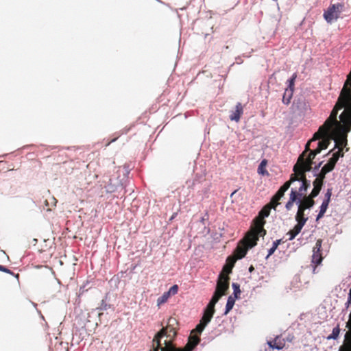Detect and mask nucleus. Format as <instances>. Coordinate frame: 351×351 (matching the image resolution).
Returning <instances> with one entry per match:
<instances>
[{"instance_id": "51", "label": "nucleus", "mask_w": 351, "mask_h": 351, "mask_svg": "<svg viewBox=\"0 0 351 351\" xmlns=\"http://www.w3.org/2000/svg\"><path fill=\"white\" fill-rule=\"evenodd\" d=\"M176 215V213H173V215H172L171 219L175 218Z\"/></svg>"}, {"instance_id": "12", "label": "nucleus", "mask_w": 351, "mask_h": 351, "mask_svg": "<svg viewBox=\"0 0 351 351\" xmlns=\"http://www.w3.org/2000/svg\"><path fill=\"white\" fill-rule=\"evenodd\" d=\"M315 135L316 132L313 134V136L311 138V141L321 140L318 142L317 147H319L322 150L326 149L329 145L331 140L330 130H327V132H324V131H322V132H321L318 137L316 138Z\"/></svg>"}, {"instance_id": "50", "label": "nucleus", "mask_w": 351, "mask_h": 351, "mask_svg": "<svg viewBox=\"0 0 351 351\" xmlns=\"http://www.w3.org/2000/svg\"><path fill=\"white\" fill-rule=\"evenodd\" d=\"M322 164V162L319 163V165L317 167H315V169H317L321 166Z\"/></svg>"}, {"instance_id": "16", "label": "nucleus", "mask_w": 351, "mask_h": 351, "mask_svg": "<svg viewBox=\"0 0 351 351\" xmlns=\"http://www.w3.org/2000/svg\"><path fill=\"white\" fill-rule=\"evenodd\" d=\"M315 197L311 196V194L308 196H304L302 200L299 199L298 201V208L302 209L304 211L306 209L311 208L315 204V201L313 199Z\"/></svg>"}, {"instance_id": "42", "label": "nucleus", "mask_w": 351, "mask_h": 351, "mask_svg": "<svg viewBox=\"0 0 351 351\" xmlns=\"http://www.w3.org/2000/svg\"><path fill=\"white\" fill-rule=\"evenodd\" d=\"M178 286L177 285H174L172 286L169 290L167 291L169 293L170 296L174 295L178 293Z\"/></svg>"}, {"instance_id": "36", "label": "nucleus", "mask_w": 351, "mask_h": 351, "mask_svg": "<svg viewBox=\"0 0 351 351\" xmlns=\"http://www.w3.org/2000/svg\"><path fill=\"white\" fill-rule=\"evenodd\" d=\"M279 199H276V197L274 195L270 202L267 204L269 206H271V208H273L274 210H276V207L278 205L280 204V202H279Z\"/></svg>"}, {"instance_id": "2", "label": "nucleus", "mask_w": 351, "mask_h": 351, "mask_svg": "<svg viewBox=\"0 0 351 351\" xmlns=\"http://www.w3.org/2000/svg\"><path fill=\"white\" fill-rule=\"evenodd\" d=\"M348 83H344L343 88L341 90L338 100L332 110L330 116L325 121L324 123L319 127L317 132H316L315 138L318 137L319 134L324 131L331 130L333 128H338L339 125H342L341 121L337 120V114L339 110L343 108H347L348 105V95L346 94L347 86Z\"/></svg>"}, {"instance_id": "47", "label": "nucleus", "mask_w": 351, "mask_h": 351, "mask_svg": "<svg viewBox=\"0 0 351 351\" xmlns=\"http://www.w3.org/2000/svg\"><path fill=\"white\" fill-rule=\"evenodd\" d=\"M280 242H281V240H280V239H279V240H276V241H275L274 243H278V245H280Z\"/></svg>"}, {"instance_id": "3", "label": "nucleus", "mask_w": 351, "mask_h": 351, "mask_svg": "<svg viewBox=\"0 0 351 351\" xmlns=\"http://www.w3.org/2000/svg\"><path fill=\"white\" fill-rule=\"evenodd\" d=\"M260 236L254 232V230H248L245 237L239 241L234 250V257L237 259L243 258L249 249L257 245Z\"/></svg>"}, {"instance_id": "19", "label": "nucleus", "mask_w": 351, "mask_h": 351, "mask_svg": "<svg viewBox=\"0 0 351 351\" xmlns=\"http://www.w3.org/2000/svg\"><path fill=\"white\" fill-rule=\"evenodd\" d=\"M294 182L293 178H290L289 180L287 181L284 183V184L280 186V188L278 189V191L276 193L274 196L276 197V199H278L280 200V199L284 196L285 193L289 189L291 184Z\"/></svg>"}, {"instance_id": "10", "label": "nucleus", "mask_w": 351, "mask_h": 351, "mask_svg": "<svg viewBox=\"0 0 351 351\" xmlns=\"http://www.w3.org/2000/svg\"><path fill=\"white\" fill-rule=\"evenodd\" d=\"M322 239H319L317 240L315 246L313 248V255L311 263L313 265L315 271L317 265L321 264L323 260L322 253Z\"/></svg>"}, {"instance_id": "43", "label": "nucleus", "mask_w": 351, "mask_h": 351, "mask_svg": "<svg viewBox=\"0 0 351 351\" xmlns=\"http://www.w3.org/2000/svg\"><path fill=\"white\" fill-rule=\"evenodd\" d=\"M332 195V189H328L325 194V199H324V202H326L328 203L330 201V197Z\"/></svg>"}, {"instance_id": "17", "label": "nucleus", "mask_w": 351, "mask_h": 351, "mask_svg": "<svg viewBox=\"0 0 351 351\" xmlns=\"http://www.w3.org/2000/svg\"><path fill=\"white\" fill-rule=\"evenodd\" d=\"M243 114V106L241 103L239 102L235 106L234 110L231 111L230 114V119L239 122L240 121L241 115Z\"/></svg>"}, {"instance_id": "32", "label": "nucleus", "mask_w": 351, "mask_h": 351, "mask_svg": "<svg viewBox=\"0 0 351 351\" xmlns=\"http://www.w3.org/2000/svg\"><path fill=\"white\" fill-rule=\"evenodd\" d=\"M170 295L167 291L165 292L160 297H159L157 300L158 305H160L162 304L165 303L168 299L169 298Z\"/></svg>"}, {"instance_id": "31", "label": "nucleus", "mask_w": 351, "mask_h": 351, "mask_svg": "<svg viewBox=\"0 0 351 351\" xmlns=\"http://www.w3.org/2000/svg\"><path fill=\"white\" fill-rule=\"evenodd\" d=\"M267 160L264 159L261 161L258 167V173L259 174L265 175L268 174L267 171L265 169V166L267 165Z\"/></svg>"}, {"instance_id": "46", "label": "nucleus", "mask_w": 351, "mask_h": 351, "mask_svg": "<svg viewBox=\"0 0 351 351\" xmlns=\"http://www.w3.org/2000/svg\"><path fill=\"white\" fill-rule=\"evenodd\" d=\"M314 151L315 153H317V154H318L321 152L322 149L317 147L315 149H314Z\"/></svg>"}, {"instance_id": "40", "label": "nucleus", "mask_w": 351, "mask_h": 351, "mask_svg": "<svg viewBox=\"0 0 351 351\" xmlns=\"http://www.w3.org/2000/svg\"><path fill=\"white\" fill-rule=\"evenodd\" d=\"M334 165H331L330 162H328L322 169L324 170V171L328 173L332 171L334 169Z\"/></svg>"}, {"instance_id": "37", "label": "nucleus", "mask_w": 351, "mask_h": 351, "mask_svg": "<svg viewBox=\"0 0 351 351\" xmlns=\"http://www.w3.org/2000/svg\"><path fill=\"white\" fill-rule=\"evenodd\" d=\"M307 189H306L304 184H303L302 183L301 184V186L299 187L298 190H296V194H297V197L298 199H300L302 197L304 196V192L306 191Z\"/></svg>"}, {"instance_id": "18", "label": "nucleus", "mask_w": 351, "mask_h": 351, "mask_svg": "<svg viewBox=\"0 0 351 351\" xmlns=\"http://www.w3.org/2000/svg\"><path fill=\"white\" fill-rule=\"evenodd\" d=\"M236 261L237 258L234 256H228L226 259V264L223 266V270L220 274H225V275L228 276L232 272Z\"/></svg>"}, {"instance_id": "15", "label": "nucleus", "mask_w": 351, "mask_h": 351, "mask_svg": "<svg viewBox=\"0 0 351 351\" xmlns=\"http://www.w3.org/2000/svg\"><path fill=\"white\" fill-rule=\"evenodd\" d=\"M315 158V156L309 152V153L306 154V156L303 158V160L299 165L298 168L304 169V171H311L312 169L313 160Z\"/></svg>"}, {"instance_id": "27", "label": "nucleus", "mask_w": 351, "mask_h": 351, "mask_svg": "<svg viewBox=\"0 0 351 351\" xmlns=\"http://www.w3.org/2000/svg\"><path fill=\"white\" fill-rule=\"evenodd\" d=\"M343 152H341V150H338L337 152L333 153L332 157L329 159L328 162L331 163V165H335L338 161L340 157H343Z\"/></svg>"}, {"instance_id": "25", "label": "nucleus", "mask_w": 351, "mask_h": 351, "mask_svg": "<svg viewBox=\"0 0 351 351\" xmlns=\"http://www.w3.org/2000/svg\"><path fill=\"white\" fill-rule=\"evenodd\" d=\"M313 142V141H311V139L308 141V143L306 144L304 151L299 156V157L298 158V161L295 165H299L301 163V162L302 161L303 158L306 156L307 153L311 151L310 145Z\"/></svg>"}, {"instance_id": "13", "label": "nucleus", "mask_w": 351, "mask_h": 351, "mask_svg": "<svg viewBox=\"0 0 351 351\" xmlns=\"http://www.w3.org/2000/svg\"><path fill=\"white\" fill-rule=\"evenodd\" d=\"M348 105L339 116L342 123L348 126V130H351V99L348 97Z\"/></svg>"}, {"instance_id": "22", "label": "nucleus", "mask_w": 351, "mask_h": 351, "mask_svg": "<svg viewBox=\"0 0 351 351\" xmlns=\"http://www.w3.org/2000/svg\"><path fill=\"white\" fill-rule=\"evenodd\" d=\"M323 182L319 181V180H315L313 182V189L311 193V196L313 197H317L321 189H322V187L323 186Z\"/></svg>"}, {"instance_id": "21", "label": "nucleus", "mask_w": 351, "mask_h": 351, "mask_svg": "<svg viewBox=\"0 0 351 351\" xmlns=\"http://www.w3.org/2000/svg\"><path fill=\"white\" fill-rule=\"evenodd\" d=\"M297 199H298V198L297 197L296 189H291L289 195V199L285 205L286 209L287 210H290L292 208L294 202H295Z\"/></svg>"}, {"instance_id": "1", "label": "nucleus", "mask_w": 351, "mask_h": 351, "mask_svg": "<svg viewBox=\"0 0 351 351\" xmlns=\"http://www.w3.org/2000/svg\"><path fill=\"white\" fill-rule=\"evenodd\" d=\"M178 330V322L175 317H169L167 324L158 331L152 340V348L150 351H161L169 341L171 343Z\"/></svg>"}, {"instance_id": "9", "label": "nucleus", "mask_w": 351, "mask_h": 351, "mask_svg": "<svg viewBox=\"0 0 351 351\" xmlns=\"http://www.w3.org/2000/svg\"><path fill=\"white\" fill-rule=\"evenodd\" d=\"M230 277L225 274H220L217 282L216 289L213 295H217L220 299L221 296L226 295L229 289Z\"/></svg>"}, {"instance_id": "39", "label": "nucleus", "mask_w": 351, "mask_h": 351, "mask_svg": "<svg viewBox=\"0 0 351 351\" xmlns=\"http://www.w3.org/2000/svg\"><path fill=\"white\" fill-rule=\"evenodd\" d=\"M232 287L234 289V295L235 298H238V295L241 293L240 285L238 283H232Z\"/></svg>"}, {"instance_id": "29", "label": "nucleus", "mask_w": 351, "mask_h": 351, "mask_svg": "<svg viewBox=\"0 0 351 351\" xmlns=\"http://www.w3.org/2000/svg\"><path fill=\"white\" fill-rule=\"evenodd\" d=\"M235 302V298H233L232 295L229 296L227 300V303L226 305V311L225 314H227L229 311L232 310L234 306Z\"/></svg>"}, {"instance_id": "53", "label": "nucleus", "mask_w": 351, "mask_h": 351, "mask_svg": "<svg viewBox=\"0 0 351 351\" xmlns=\"http://www.w3.org/2000/svg\"><path fill=\"white\" fill-rule=\"evenodd\" d=\"M236 192H237V191H234V192H232V193L231 194V196H232Z\"/></svg>"}, {"instance_id": "41", "label": "nucleus", "mask_w": 351, "mask_h": 351, "mask_svg": "<svg viewBox=\"0 0 351 351\" xmlns=\"http://www.w3.org/2000/svg\"><path fill=\"white\" fill-rule=\"evenodd\" d=\"M326 172L324 171V170L322 169L319 174L317 175V178L315 180H319L324 183V180L325 179Z\"/></svg>"}, {"instance_id": "11", "label": "nucleus", "mask_w": 351, "mask_h": 351, "mask_svg": "<svg viewBox=\"0 0 351 351\" xmlns=\"http://www.w3.org/2000/svg\"><path fill=\"white\" fill-rule=\"evenodd\" d=\"M299 165L293 166V171L294 173L291 175L290 178H293L295 181H300L303 184H304L306 189L310 186V181L306 179V173L308 171H304V169H299Z\"/></svg>"}, {"instance_id": "35", "label": "nucleus", "mask_w": 351, "mask_h": 351, "mask_svg": "<svg viewBox=\"0 0 351 351\" xmlns=\"http://www.w3.org/2000/svg\"><path fill=\"white\" fill-rule=\"evenodd\" d=\"M338 351H351V343H348V341L344 339Z\"/></svg>"}, {"instance_id": "52", "label": "nucleus", "mask_w": 351, "mask_h": 351, "mask_svg": "<svg viewBox=\"0 0 351 351\" xmlns=\"http://www.w3.org/2000/svg\"><path fill=\"white\" fill-rule=\"evenodd\" d=\"M116 141V138H114L113 140H112L110 143H108V145L111 143V142H114Z\"/></svg>"}, {"instance_id": "7", "label": "nucleus", "mask_w": 351, "mask_h": 351, "mask_svg": "<svg viewBox=\"0 0 351 351\" xmlns=\"http://www.w3.org/2000/svg\"><path fill=\"white\" fill-rule=\"evenodd\" d=\"M200 339L197 335L192 334L189 337V341L186 346L182 348H178L173 343L169 341V343L164 346L161 351H192L199 343Z\"/></svg>"}, {"instance_id": "44", "label": "nucleus", "mask_w": 351, "mask_h": 351, "mask_svg": "<svg viewBox=\"0 0 351 351\" xmlns=\"http://www.w3.org/2000/svg\"><path fill=\"white\" fill-rule=\"evenodd\" d=\"M277 247H278V243H273L272 247L269 250L268 256H271V254H273L274 253V252L276 251V250L277 249Z\"/></svg>"}, {"instance_id": "26", "label": "nucleus", "mask_w": 351, "mask_h": 351, "mask_svg": "<svg viewBox=\"0 0 351 351\" xmlns=\"http://www.w3.org/2000/svg\"><path fill=\"white\" fill-rule=\"evenodd\" d=\"M302 229V227H301L300 225H295L294 228L292 230H289V232L287 233V234L290 236L289 240H293L301 232Z\"/></svg>"}, {"instance_id": "5", "label": "nucleus", "mask_w": 351, "mask_h": 351, "mask_svg": "<svg viewBox=\"0 0 351 351\" xmlns=\"http://www.w3.org/2000/svg\"><path fill=\"white\" fill-rule=\"evenodd\" d=\"M348 126L342 123L338 128H333L330 130L331 140L335 142V147L343 152V147L347 145V135L350 130H348Z\"/></svg>"}, {"instance_id": "23", "label": "nucleus", "mask_w": 351, "mask_h": 351, "mask_svg": "<svg viewBox=\"0 0 351 351\" xmlns=\"http://www.w3.org/2000/svg\"><path fill=\"white\" fill-rule=\"evenodd\" d=\"M219 298L217 295H213L211 300H210L209 303L208 304L207 306L204 309V311L212 312L213 313H215V306L216 303L219 301Z\"/></svg>"}, {"instance_id": "24", "label": "nucleus", "mask_w": 351, "mask_h": 351, "mask_svg": "<svg viewBox=\"0 0 351 351\" xmlns=\"http://www.w3.org/2000/svg\"><path fill=\"white\" fill-rule=\"evenodd\" d=\"M293 91L292 90L285 89V91L282 97V103L285 105H289L291 102V99L293 97Z\"/></svg>"}, {"instance_id": "49", "label": "nucleus", "mask_w": 351, "mask_h": 351, "mask_svg": "<svg viewBox=\"0 0 351 351\" xmlns=\"http://www.w3.org/2000/svg\"><path fill=\"white\" fill-rule=\"evenodd\" d=\"M253 270H254V267L252 265V266H250V267L249 268V271H250V272H252Z\"/></svg>"}, {"instance_id": "30", "label": "nucleus", "mask_w": 351, "mask_h": 351, "mask_svg": "<svg viewBox=\"0 0 351 351\" xmlns=\"http://www.w3.org/2000/svg\"><path fill=\"white\" fill-rule=\"evenodd\" d=\"M213 315H214V313H213L212 312H208V311H204V315L200 321L208 324L210 322L211 319L213 318Z\"/></svg>"}, {"instance_id": "48", "label": "nucleus", "mask_w": 351, "mask_h": 351, "mask_svg": "<svg viewBox=\"0 0 351 351\" xmlns=\"http://www.w3.org/2000/svg\"><path fill=\"white\" fill-rule=\"evenodd\" d=\"M310 152H311V154H313L314 156H316L317 153H315L314 150H311Z\"/></svg>"}, {"instance_id": "28", "label": "nucleus", "mask_w": 351, "mask_h": 351, "mask_svg": "<svg viewBox=\"0 0 351 351\" xmlns=\"http://www.w3.org/2000/svg\"><path fill=\"white\" fill-rule=\"evenodd\" d=\"M328 204H329V203L323 201V202L320 206V210H319V214L317 216L316 221H318L322 217H323V216L324 215V214L326 212V210L328 207Z\"/></svg>"}, {"instance_id": "34", "label": "nucleus", "mask_w": 351, "mask_h": 351, "mask_svg": "<svg viewBox=\"0 0 351 351\" xmlns=\"http://www.w3.org/2000/svg\"><path fill=\"white\" fill-rule=\"evenodd\" d=\"M206 325H207L206 324L200 321V322L197 325L196 328L192 330L191 334H193V332H197L198 334H200L204 330V329L206 326Z\"/></svg>"}, {"instance_id": "45", "label": "nucleus", "mask_w": 351, "mask_h": 351, "mask_svg": "<svg viewBox=\"0 0 351 351\" xmlns=\"http://www.w3.org/2000/svg\"><path fill=\"white\" fill-rule=\"evenodd\" d=\"M0 271L5 272V273L11 274V271L9 269H8L1 265H0Z\"/></svg>"}, {"instance_id": "8", "label": "nucleus", "mask_w": 351, "mask_h": 351, "mask_svg": "<svg viewBox=\"0 0 351 351\" xmlns=\"http://www.w3.org/2000/svg\"><path fill=\"white\" fill-rule=\"evenodd\" d=\"M200 339L197 335L192 334L189 337V341L186 346L182 348H178L173 343L169 341V343L164 346L161 351H192L199 343Z\"/></svg>"}, {"instance_id": "38", "label": "nucleus", "mask_w": 351, "mask_h": 351, "mask_svg": "<svg viewBox=\"0 0 351 351\" xmlns=\"http://www.w3.org/2000/svg\"><path fill=\"white\" fill-rule=\"evenodd\" d=\"M296 77H297V74L294 73L292 75V77H291V79H289L288 80V82H289V87L287 89L292 90V91L294 90V84H295V80Z\"/></svg>"}, {"instance_id": "54", "label": "nucleus", "mask_w": 351, "mask_h": 351, "mask_svg": "<svg viewBox=\"0 0 351 351\" xmlns=\"http://www.w3.org/2000/svg\"><path fill=\"white\" fill-rule=\"evenodd\" d=\"M204 221V218H202V220H201V221H202V222H203Z\"/></svg>"}, {"instance_id": "33", "label": "nucleus", "mask_w": 351, "mask_h": 351, "mask_svg": "<svg viewBox=\"0 0 351 351\" xmlns=\"http://www.w3.org/2000/svg\"><path fill=\"white\" fill-rule=\"evenodd\" d=\"M340 328L339 326L332 329V333L328 337V339H336L339 335Z\"/></svg>"}, {"instance_id": "6", "label": "nucleus", "mask_w": 351, "mask_h": 351, "mask_svg": "<svg viewBox=\"0 0 351 351\" xmlns=\"http://www.w3.org/2000/svg\"><path fill=\"white\" fill-rule=\"evenodd\" d=\"M346 3L339 2L330 5L324 13V18L328 23L337 21L341 12L346 10Z\"/></svg>"}, {"instance_id": "14", "label": "nucleus", "mask_w": 351, "mask_h": 351, "mask_svg": "<svg viewBox=\"0 0 351 351\" xmlns=\"http://www.w3.org/2000/svg\"><path fill=\"white\" fill-rule=\"evenodd\" d=\"M267 345L269 349H265V351H271L273 349L281 350L285 346V340L277 336L273 340L268 341Z\"/></svg>"}, {"instance_id": "4", "label": "nucleus", "mask_w": 351, "mask_h": 351, "mask_svg": "<svg viewBox=\"0 0 351 351\" xmlns=\"http://www.w3.org/2000/svg\"><path fill=\"white\" fill-rule=\"evenodd\" d=\"M271 206L266 204L258 213L252 221V224L250 228V230H254V232L260 237H264L266 234V230L264 229V225L266 221L265 217H267L271 211Z\"/></svg>"}, {"instance_id": "20", "label": "nucleus", "mask_w": 351, "mask_h": 351, "mask_svg": "<svg viewBox=\"0 0 351 351\" xmlns=\"http://www.w3.org/2000/svg\"><path fill=\"white\" fill-rule=\"evenodd\" d=\"M295 220L297 221L296 225H298V226L300 225L301 227H302V228L304 227V226L305 225L306 222L308 220V218L304 217V210L298 208V212L295 215Z\"/></svg>"}]
</instances>
